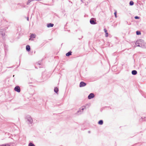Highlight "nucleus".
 Here are the masks:
<instances>
[{
	"label": "nucleus",
	"instance_id": "1",
	"mask_svg": "<svg viewBox=\"0 0 146 146\" xmlns=\"http://www.w3.org/2000/svg\"><path fill=\"white\" fill-rule=\"evenodd\" d=\"M15 91L17 92H20V88L19 86H16L14 88Z\"/></svg>",
	"mask_w": 146,
	"mask_h": 146
},
{
	"label": "nucleus",
	"instance_id": "14",
	"mask_svg": "<svg viewBox=\"0 0 146 146\" xmlns=\"http://www.w3.org/2000/svg\"><path fill=\"white\" fill-rule=\"evenodd\" d=\"M136 34L137 35H140L141 34V33L140 31H137L136 32Z\"/></svg>",
	"mask_w": 146,
	"mask_h": 146
},
{
	"label": "nucleus",
	"instance_id": "21",
	"mask_svg": "<svg viewBox=\"0 0 146 146\" xmlns=\"http://www.w3.org/2000/svg\"><path fill=\"white\" fill-rule=\"evenodd\" d=\"M84 110V108H82V110Z\"/></svg>",
	"mask_w": 146,
	"mask_h": 146
},
{
	"label": "nucleus",
	"instance_id": "20",
	"mask_svg": "<svg viewBox=\"0 0 146 146\" xmlns=\"http://www.w3.org/2000/svg\"><path fill=\"white\" fill-rule=\"evenodd\" d=\"M0 146H3V144L0 145Z\"/></svg>",
	"mask_w": 146,
	"mask_h": 146
},
{
	"label": "nucleus",
	"instance_id": "19",
	"mask_svg": "<svg viewBox=\"0 0 146 146\" xmlns=\"http://www.w3.org/2000/svg\"><path fill=\"white\" fill-rule=\"evenodd\" d=\"M29 119H30V122H32V121H33V120L32 119V118H29Z\"/></svg>",
	"mask_w": 146,
	"mask_h": 146
},
{
	"label": "nucleus",
	"instance_id": "12",
	"mask_svg": "<svg viewBox=\"0 0 146 146\" xmlns=\"http://www.w3.org/2000/svg\"><path fill=\"white\" fill-rule=\"evenodd\" d=\"M58 91V88H55L54 89V92H56V93H57Z\"/></svg>",
	"mask_w": 146,
	"mask_h": 146
},
{
	"label": "nucleus",
	"instance_id": "2",
	"mask_svg": "<svg viewBox=\"0 0 146 146\" xmlns=\"http://www.w3.org/2000/svg\"><path fill=\"white\" fill-rule=\"evenodd\" d=\"M86 84V83L83 82H81L80 84V87H83L85 86Z\"/></svg>",
	"mask_w": 146,
	"mask_h": 146
},
{
	"label": "nucleus",
	"instance_id": "11",
	"mask_svg": "<svg viewBox=\"0 0 146 146\" xmlns=\"http://www.w3.org/2000/svg\"><path fill=\"white\" fill-rule=\"evenodd\" d=\"M103 121L102 120H100L99 121L98 123L99 125H102L103 124Z\"/></svg>",
	"mask_w": 146,
	"mask_h": 146
},
{
	"label": "nucleus",
	"instance_id": "17",
	"mask_svg": "<svg viewBox=\"0 0 146 146\" xmlns=\"http://www.w3.org/2000/svg\"><path fill=\"white\" fill-rule=\"evenodd\" d=\"M3 146H10V145L8 144H3Z\"/></svg>",
	"mask_w": 146,
	"mask_h": 146
},
{
	"label": "nucleus",
	"instance_id": "4",
	"mask_svg": "<svg viewBox=\"0 0 146 146\" xmlns=\"http://www.w3.org/2000/svg\"><path fill=\"white\" fill-rule=\"evenodd\" d=\"M36 36V35L35 34H32L30 36V38H29V40H33V38H35Z\"/></svg>",
	"mask_w": 146,
	"mask_h": 146
},
{
	"label": "nucleus",
	"instance_id": "7",
	"mask_svg": "<svg viewBox=\"0 0 146 146\" xmlns=\"http://www.w3.org/2000/svg\"><path fill=\"white\" fill-rule=\"evenodd\" d=\"M54 24L52 23H49L47 25V27H52L53 26Z\"/></svg>",
	"mask_w": 146,
	"mask_h": 146
},
{
	"label": "nucleus",
	"instance_id": "3",
	"mask_svg": "<svg viewBox=\"0 0 146 146\" xmlns=\"http://www.w3.org/2000/svg\"><path fill=\"white\" fill-rule=\"evenodd\" d=\"M94 97V95L93 93L90 94L88 96V98L90 99L93 98Z\"/></svg>",
	"mask_w": 146,
	"mask_h": 146
},
{
	"label": "nucleus",
	"instance_id": "5",
	"mask_svg": "<svg viewBox=\"0 0 146 146\" xmlns=\"http://www.w3.org/2000/svg\"><path fill=\"white\" fill-rule=\"evenodd\" d=\"M93 18L90 21V23L92 24H95L96 23V22H95L93 20Z\"/></svg>",
	"mask_w": 146,
	"mask_h": 146
},
{
	"label": "nucleus",
	"instance_id": "9",
	"mask_svg": "<svg viewBox=\"0 0 146 146\" xmlns=\"http://www.w3.org/2000/svg\"><path fill=\"white\" fill-rule=\"evenodd\" d=\"M72 52H71V51L69 52L66 54V56H70L72 54Z\"/></svg>",
	"mask_w": 146,
	"mask_h": 146
},
{
	"label": "nucleus",
	"instance_id": "10",
	"mask_svg": "<svg viewBox=\"0 0 146 146\" xmlns=\"http://www.w3.org/2000/svg\"><path fill=\"white\" fill-rule=\"evenodd\" d=\"M132 74L133 75H136L137 74V72L135 70H133L132 71Z\"/></svg>",
	"mask_w": 146,
	"mask_h": 146
},
{
	"label": "nucleus",
	"instance_id": "16",
	"mask_svg": "<svg viewBox=\"0 0 146 146\" xmlns=\"http://www.w3.org/2000/svg\"><path fill=\"white\" fill-rule=\"evenodd\" d=\"M114 14L115 17L117 18V12H116V11H115V13H114Z\"/></svg>",
	"mask_w": 146,
	"mask_h": 146
},
{
	"label": "nucleus",
	"instance_id": "6",
	"mask_svg": "<svg viewBox=\"0 0 146 146\" xmlns=\"http://www.w3.org/2000/svg\"><path fill=\"white\" fill-rule=\"evenodd\" d=\"M26 49L27 51H30L31 50L30 46L29 45H27L26 47Z\"/></svg>",
	"mask_w": 146,
	"mask_h": 146
},
{
	"label": "nucleus",
	"instance_id": "13",
	"mask_svg": "<svg viewBox=\"0 0 146 146\" xmlns=\"http://www.w3.org/2000/svg\"><path fill=\"white\" fill-rule=\"evenodd\" d=\"M134 4V2L132 1H131L129 3V5H132Z\"/></svg>",
	"mask_w": 146,
	"mask_h": 146
},
{
	"label": "nucleus",
	"instance_id": "15",
	"mask_svg": "<svg viewBox=\"0 0 146 146\" xmlns=\"http://www.w3.org/2000/svg\"><path fill=\"white\" fill-rule=\"evenodd\" d=\"M29 146H35V145L32 143H30L29 144Z\"/></svg>",
	"mask_w": 146,
	"mask_h": 146
},
{
	"label": "nucleus",
	"instance_id": "18",
	"mask_svg": "<svg viewBox=\"0 0 146 146\" xmlns=\"http://www.w3.org/2000/svg\"><path fill=\"white\" fill-rule=\"evenodd\" d=\"M135 18L136 19H139V17L137 16H135Z\"/></svg>",
	"mask_w": 146,
	"mask_h": 146
},
{
	"label": "nucleus",
	"instance_id": "8",
	"mask_svg": "<svg viewBox=\"0 0 146 146\" xmlns=\"http://www.w3.org/2000/svg\"><path fill=\"white\" fill-rule=\"evenodd\" d=\"M104 31L106 33L105 36L106 37H108V33L107 32V31L106 29H104Z\"/></svg>",
	"mask_w": 146,
	"mask_h": 146
}]
</instances>
